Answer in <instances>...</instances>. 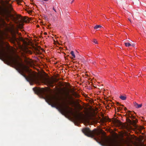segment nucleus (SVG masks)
Here are the masks:
<instances>
[{
  "instance_id": "1",
  "label": "nucleus",
  "mask_w": 146,
  "mask_h": 146,
  "mask_svg": "<svg viewBox=\"0 0 146 146\" xmlns=\"http://www.w3.org/2000/svg\"><path fill=\"white\" fill-rule=\"evenodd\" d=\"M82 131L85 135L92 138L93 137L97 134V129H94L93 130L91 131L89 128L86 127L82 129Z\"/></svg>"
},
{
  "instance_id": "2",
  "label": "nucleus",
  "mask_w": 146,
  "mask_h": 146,
  "mask_svg": "<svg viewBox=\"0 0 146 146\" xmlns=\"http://www.w3.org/2000/svg\"><path fill=\"white\" fill-rule=\"evenodd\" d=\"M132 112L129 110H128L127 113H128V115H127V117H130L131 118L135 119V116L133 115V114L131 113Z\"/></svg>"
},
{
  "instance_id": "3",
  "label": "nucleus",
  "mask_w": 146,
  "mask_h": 146,
  "mask_svg": "<svg viewBox=\"0 0 146 146\" xmlns=\"http://www.w3.org/2000/svg\"><path fill=\"white\" fill-rule=\"evenodd\" d=\"M33 90L35 94H37L40 90L39 88H38L36 87L33 88Z\"/></svg>"
},
{
  "instance_id": "4",
  "label": "nucleus",
  "mask_w": 146,
  "mask_h": 146,
  "mask_svg": "<svg viewBox=\"0 0 146 146\" xmlns=\"http://www.w3.org/2000/svg\"><path fill=\"white\" fill-rule=\"evenodd\" d=\"M134 106L136 108H140L142 107V104H138L135 102H134Z\"/></svg>"
},
{
  "instance_id": "5",
  "label": "nucleus",
  "mask_w": 146,
  "mask_h": 146,
  "mask_svg": "<svg viewBox=\"0 0 146 146\" xmlns=\"http://www.w3.org/2000/svg\"><path fill=\"white\" fill-rule=\"evenodd\" d=\"M0 53L2 55H4V52L3 47L0 45Z\"/></svg>"
},
{
  "instance_id": "6",
  "label": "nucleus",
  "mask_w": 146,
  "mask_h": 146,
  "mask_svg": "<svg viewBox=\"0 0 146 146\" xmlns=\"http://www.w3.org/2000/svg\"><path fill=\"white\" fill-rule=\"evenodd\" d=\"M19 66L21 67L22 69L23 70H25V69H27V68L26 66H23L22 64H19Z\"/></svg>"
},
{
  "instance_id": "7",
  "label": "nucleus",
  "mask_w": 146,
  "mask_h": 146,
  "mask_svg": "<svg viewBox=\"0 0 146 146\" xmlns=\"http://www.w3.org/2000/svg\"><path fill=\"white\" fill-rule=\"evenodd\" d=\"M119 98L122 100H125L126 99V96H124L121 95Z\"/></svg>"
},
{
  "instance_id": "8",
  "label": "nucleus",
  "mask_w": 146,
  "mask_h": 146,
  "mask_svg": "<svg viewBox=\"0 0 146 146\" xmlns=\"http://www.w3.org/2000/svg\"><path fill=\"white\" fill-rule=\"evenodd\" d=\"M2 22L3 26L5 27H7V24L6 23L4 20H3Z\"/></svg>"
},
{
  "instance_id": "9",
  "label": "nucleus",
  "mask_w": 146,
  "mask_h": 146,
  "mask_svg": "<svg viewBox=\"0 0 146 146\" xmlns=\"http://www.w3.org/2000/svg\"><path fill=\"white\" fill-rule=\"evenodd\" d=\"M45 101L49 105H50L52 107L55 108H56V106H55L54 105L51 104L50 103H49L48 102V101H47L46 100H45Z\"/></svg>"
},
{
  "instance_id": "10",
  "label": "nucleus",
  "mask_w": 146,
  "mask_h": 146,
  "mask_svg": "<svg viewBox=\"0 0 146 146\" xmlns=\"http://www.w3.org/2000/svg\"><path fill=\"white\" fill-rule=\"evenodd\" d=\"M102 27V26L100 25H95V27H94V29H98L99 28H100Z\"/></svg>"
},
{
  "instance_id": "11",
  "label": "nucleus",
  "mask_w": 146,
  "mask_h": 146,
  "mask_svg": "<svg viewBox=\"0 0 146 146\" xmlns=\"http://www.w3.org/2000/svg\"><path fill=\"white\" fill-rule=\"evenodd\" d=\"M70 54L72 56L73 58H75V55L74 53V52L73 51H72L70 52Z\"/></svg>"
},
{
  "instance_id": "12",
  "label": "nucleus",
  "mask_w": 146,
  "mask_h": 146,
  "mask_svg": "<svg viewBox=\"0 0 146 146\" xmlns=\"http://www.w3.org/2000/svg\"><path fill=\"white\" fill-rule=\"evenodd\" d=\"M125 45L126 47H129L131 46V44L129 42H125Z\"/></svg>"
},
{
  "instance_id": "13",
  "label": "nucleus",
  "mask_w": 146,
  "mask_h": 146,
  "mask_svg": "<svg viewBox=\"0 0 146 146\" xmlns=\"http://www.w3.org/2000/svg\"><path fill=\"white\" fill-rule=\"evenodd\" d=\"M23 76L25 78L27 82L30 83V80L26 76L25 74L23 75Z\"/></svg>"
},
{
  "instance_id": "14",
  "label": "nucleus",
  "mask_w": 146,
  "mask_h": 146,
  "mask_svg": "<svg viewBox=\"0 0 146 146\" xmlns=\"http://www.w3.org/2000/svg\"><path fill=\"white\" fill-rule=\"evenodd\" d=\"M16 70L17 71V72L20 74L22 76H23V75H24L23 74L21 73L20 70L19 68H17Z\"/></svg>"
},
{
  "instance_id": "15",
  "label": "nucleus",
  "mask_w": 146,
  "mask_h": 146,
  "mask_svg": "<svg viewBox=\"0 0 146 146\" xmlns=\"http://www.w3.org/2000/svg\"><path fill=\"white\" fill-rule=\"evenodd\" d=\"M116 104L117 106H122L123 107L124 106L123 105H121V104L120 103H119V102H116Z\"/></svg>"
},
{
  "instance_id": "16",
  "label": "nucleus",
  "mask_w": 146,
  "mask_h": 146,
  "mask_svg": "<svg viewBox=\"0 0 146 146\" xmlns=\"http://www.w3.org/2000/svg\"><path fill=\"white\" fill-rule=\"evenodd\" d=\"M93 42L96 44H98V42L97 40L96 39H94L93 40Z\"/></svg>"
},
{
  "instance_id": "17",
  "label": "nucleus",
  "mask_w": 146,
  "mask_h": 146,
  "mask_svg": "<svg viewBox=\"0 0 146 146\" xmlns=\"http://www.w3.org/2000/svg\"><path fill=\"white\" fill-rule=\"evenodd\" d=\"M56 109H57L58 111H59L60 113H62V111L61 110L58 108L56 106V108H55Z\"/></svg>"
},
{
  "instance_id": "18",
  "label": "nucleus",
  "mask_w": 146,
  "mask_h": 146,
  "mask_svg": "<svg viewBox=\"0 0 146 146\" xmlns=\"http://www.w3.org/2000/svg\"><path fill=\"white\" fill-rule=\"evenodd\" d=\"M52 9L55 12H56V9H55L54 7H53Z\"/></svg>"
},
{
  "instance_id": "19",
  "label": "nucleus",
  "mask_w": 146,
  "mask_h": 146,
  "mask_svg": "<svg viewBox=\"0 0 146 146\" xmlns=\"http://www.w3.org/2000/svg\"><path fill=\"white\" fill-rule=\"evenodd\" d=\"M17 1L20 3H21L23 1V0H17Z\"/></svg>"
},
{
  "instance_id": "20",
  "label": "nucleus",
  "mask_w": 146,
  "mask_h": 146,
  "mask_svg": "<svg viewBox=\"0 0 146 146\" xmlns=\"http://www.w3.org/2000/svg\"><path fill=\"white\" fill-rule=\"evenodd\" d=\"M135 46V44H131V46L133 47H134Z\"/></svg>"
},
{
  "instance_id": "21",
  "label": "nucleus",
  "mask_w": 146,
  "mask_h": 146,
  "mask_svg": "<svg viewBox=\"0 0 146 146\" xmlns=\"http://www.w3.org/2000/svg\"><path fill=\"white\" fill-rule=\"evenodd\" d=\"M143 70L144 71L146 70V67L143 68Z\"/></svg>"
},
{
  "instance_id": "22",
  "label": "nucleus",
  "mask_w": 146,
  "mask_h": 146,
  "mask_svg": "<svg viewBox=\"0 0 146 146\" xmlns=\"http://www.w3.org/2000/svg\"><path fill=\"white\" fill-rule=\"evenodd\" d=\"M119 108L120 110H123V108H121V107H119Z\"/></svg>"
},
{
  "instance_id": "23",
  "label": "nucleus",
  "mask_w": 146,
  "mask_h": 146,
  "mask_svg": "<svg viewBox=\"0 0 146 146\" xmlns=\"http://www.w3.org/2000/svg\"><path fill=\"white\" fill-rule=\"evenodd\" d=\"M44 35H47V33H46V32H44Z\"/></svg>"
},
{
  "instance_id": "24",
  "label": "nucleus",
  "mask_w": 146,
  "mask_h": 146,
  "mask_svg": "<svg viewBox=\"0 0 146 146\" xmlns=\"http://www.w3.org/2000/svg\"><path fill=\"white\" fill-rule=\"evenodd\" d=\"M124 109L125 110H127V108L125 107L124 108Z\"/></svg>"
},
{
  "instance_id": "25",
  "label": "nucleus",
  "mask_w": 146,
  "mask_h": 146,
  "mask_svg": "<svg viewBox=\"0 0 146 146\" xmlns=\"http://www.w3.org/2000/svg\"><path fill=\"white\" fill-rule=\"evenodd\" d=\"M11 10H13V8L11 7Z\"/></svg>"
},
{
  "instance_id": "26",
  "label": "nucleus",
  "mask_w": 146,
  "mask_h": 146,
  "mask_svg": "<svg viewBox=\"0 0 146 146\" xmlns=\"http://www.w3.org/2000/svg\"><path fill=\"white\" fill-rule=\"evenodd\" d=\"M29 12L30 13H31V12H32V11H31V10H29Z\"/></svg>"
},
{
  "instance_id": "27",
  "label": "nucleus",
  "mask_w": 146,
  "mask_h": 146,
  "mask_svg": "<svg viewBox=\"0 0 146 146\" xmlns=\"http://www.w3.org/2000/svg\"><path fill=\"white\" fill-rule=\"evenodd\" d=\"M12 42H13L14 43L15 40H13L12 41Z\"/></svg>"
},
{
  "instance_id": "28",
  "label": "nucleus",
  "mask_w": 146,
  "mask_h": 146,
  "mask_svg": "<svg viewBox=\"0 0 146 146\" xmlns=\"http://www.w3.org/2000/svg\"><path fill=\"white\" fill-rule=\"evenodd\" d=\"M33 4L34 5V6L36 5V4H35L33 3Z\"/></svg>"
},
{
  "instance_id": "29",
  "label": "nucleus",
  "mask_w": 146,
  "mask_h": 146,
  "mask_svg": "<svg viewBox=\"0 0 146 146\" xmlns=\"http://www.w3.org/2000/svg\"><path fill=\"white\" fill-rule=\"evenodd\" d=\"M73 1L74 0H73V1H72V3L73 2Z\"/></svg>"
},
{
  "instance_id": "30",
  "label": "nucleus",
  "mask_w": 146,
  "mask_h": 146,
  "mask_svg": "<svg viewBox=\"0 0 146 146\" xmlns=\"http://www.w3.org/2000/svg\"><path fill=\"white\" fill-rule=\"evenodd\" d=\"M45 19H48V18L47 17H46V18H45Z\"/></svg>"
},
{
  "instance_id": "31",
  "label": "nucleus",
  "mask_w": 146,
  "mask_h": 146,
  "mask_svg": "<svg viewBox=\"0 0 146 146\" xmlns=\"http://www.w3.org/2000/svg\"><path fill=\"white\" fill-rule=\"evenodd\" d=\"M45 19H48V18L47 17H46V18H45Z\"/></svg>"
},
{
  "instance_id": "32",
  "label": "nucleus",
  "mask_w": 146,
  "mask_h": 146,
  "mask_svg": "<svg viewBox=\"0 0 146 146\" xmlns=\"http://www.w3.org/2000/svg\"><path fill=\"white\" fill-rule=\"evenodd\" d=\"M45 19H48V18L47 17H46V18H45Z\"/></svg>"
},
{
  "instance_id": "33",
  "label": "nucleus",
  "mask_w": 146,
  "mask_h": 146,
  "mask_svg": "<svg viewBox=\"0 0 146 146\" xmlns=\"http://www.w3.org/2000/svg\"><path fill=\"white\" fill-rule=\"evenodd\" d=\"M129 20L130 21H131V20H130V19H129Z\"/></svg>"
}]
</instances>
